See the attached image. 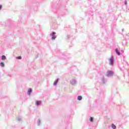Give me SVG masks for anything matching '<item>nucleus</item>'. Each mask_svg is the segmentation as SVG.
I'll use <instances>...</instances> for the list:
<instances>
[{"instance_id":"f257e3e1","label":"nucleus","mask_w":129,"mask_h":129,"mask_svg":"<svg viewBox=\"0 0 129 129\" xmlns=\"http://www.w3.org/2000/svg\"><path fill=\"white\" fill-rule=\"evenodd\" d=\"M70 84H71V85H72V86H76V85H77L78 84V80L73 78V79H71V80H70Z\"/></svg>"},{"instance_id":"f03ea898","label":"nucleus","mask_w":129,"mask_h":129,"mask_svg":"<svg viewBox=\"0 0 129 129\" xmlns=\"http://www.w3.org/2000/svg\"><path fill=\"white\" fill-rule=\"evenodd\" d=\"M114 74L113 71H112L111 70H108L107 71L106 75L108 77H111L113 76Z\"/></svg>"},{"instance_id":"7ed1b4c3","label":"nucleus","mask_w":129,"mask_h":129,"mask_svg":"<svg viewBox=\"0 0 129 129\" xmlns=\"http://www.w3.org/2000/svg\"><path fill=\"white\" fill-rule=\"evenodd\" d=\"M56 34V32H54V31H53V32H52V33H50V36L51 37V40H55V39L57 37Z\"/></svg>"},{"instance_id":"20e7f679","label":"nucleus","mask_w":129,"mask_h":129,"mask_svg":"<svg viewBox=\"0 0 129 129\" xmlns=\"http://www.w3.org/2000/svg\"><path fill=\"white\" fill-rule=\"evenodd\" d=\"M114 62V57L113 55H111V57L109 59V63L110 64V65H113Z\"/></svg>"},{"instance_id":"39448f33","label":"nucleus","mask_w":129,"mask_h":129,"mask_svg":"<svg viewBox=\"0 0 129 129\" xmlns=\"http://www.w3.org/2000/svg\"><path fill=\"white\" fill-rule=\"evenodd\" d=\"M115 51L117 55H120L121 53H120V51H119L118 48H115Z\"/></svg>"},{"instance_id":"423d86ee","label":"nucleus","mask_w":129,"mask_h":129,"mask_svg":"<svg viewBox=\"0 0 129 129\" xmlns=\"http://www.w3.org/2000/svg\"><path fill=\"white\" fill-rule=\"evenodd\" d=\"M42 103V101H37L36 102L35 104L36 105H40Z\"/></svg>"},{"instance_id":"0eeeda50","label":"nucleus","mask_w":129,"mask_h":129,"mask_svg":"<svg viewBox=\"0 0 129 129\" xmlns=\"http://www.w3.org/2000/svg\"><path fill=\"white\" fill-rule=\"evenodd\" d=\"M59 81V79L57 78L55 81L53 83V85L55 86V85H57L58 82Z\"/></svg>"},{"instance_id":"6e6552de","label":"nucleus","mask_w":129,"mask_h":129,"mask_svg":"<svg viewBox=\"0 0 129 129\" xmlns=\"http://www.w3.org/2000/svg\"><path fill=\"white\" fill-rule=\"evenodd\" d=\"M111 127L113 129H116V126L114 123L111 124Z\"/></svg>"},{"instance_id":"1a4fd4ad","label":"nucleus","mask_w":129,"mask_h":129,"mask_svg":"<svg viewBox=\"0 0 129 129\" xmlns=\"http://www.w3.org/2000/svg\"><path fill=\"white\" fill-rule=\"evenodd\" d=\"M77 99H78V100H79V101L82 100V96H81V95H79V96H78Z\"/></svg>"},{"instance_id":"9d476101","label":"nucleus","mask_w":129,"mask_h":129,"mask_svg":"<svg viewBox=\"0 0 129 129\" xmlns=\"http://www.w3.org/2000/svg\"><path fill=\"white\" fill-rule=\"evenodd\" d=\"M32 92V89H30L28 91V95H31V93Z\"/></svg>"},{"instance_id":"9b49d317","label":"nucleus","mask_w":129,"mask_h":129,"mask_svg":"<svg viewBox=\"0 0 129 129\" xmlns=\"http://www.w3.org/2000/svg\"><path fill=\"white\" fill-rule=\"evenodd\" d=\"M2 60H6L7 59V57H6V56L3 55L2 56Z\"/></svg>"},{"instance_id":"f8f14e48","label":"nucleus","mask_w":129,"mask_h":129,"mask_svg":"<svg viewBox=\"0 0 129 129\" xmlns=\"http://www.w3.org/2000/svg\"><path fill=\"white\" fill-rule=\"evenodd\" d=\"M0 65L1 67H5V63L4 62H1Z\"/></svg>"},{"instance_id":"ddd939ff","label":"nucleus","mask_w":129,"mask_h":129,"mask_svg":"<svg viewBox=\"0 0 129 129\" xmlns=\"http://www.w3.org/2000/svg\"><path fill=\"white\" fill-rule=\"evenodd\" d=\"M93 120H94L93 117H90V121L91 122H93Z\"/></svg>"},{"instance_id":"4468645a","label":"nucleus","mask_w":129,"mask_h":129,"mask_svg":"<svg viewBox=\"0 0 129 129\" xmlns=\"http://www.w3.org/2000/svg\"><path fill=\"white\" fill-rule=\"evenodd\" d=\"M17 59H22V56H18L17 57Z\"/></svg>"},{"instance_id":"2eb2a0df","label":"nucleus","mask_w":129,"mask_h":129,"mask_svg":"<svg viewBox=\"0 0 129 129\" xmlns=\"http://www.w3.org/2000/svg\"><path fill=\"white\" fill-rule=\"evenodd\" d=\"M124 4H125V5H127V0H125Z\"/></svg>"},{"instance_id":"dca6fc26","label":"nucleus","mask_w":129,"mask_h":129,"mask_svg":"<svg viewBox=\"0 0 129 129\" xmlns=\"http://www.w3.org/2000/svg\"><path fill=\"white\" fill-rule=\"evenodd\" d=\"M2 6L0 5V10H2Z\"/></svg>"},{"instance_id":"f3484780","label":"nucleus","mask_w":129,"mask_h":129,"mask_svg":"<svg viewBox=\"0 0 129 129\" xmlns=\"http://www.w3.org/2000/svg\"><path fill=\"white\" fill-rule=\"evenodd\" d=\"M122 32L124 31V29H122Z\"/></svg>"},{"instance_id":"a211bd4d","label":"nucleus","mask_w":129,"mask_h":129,"mask_svg":"<svg viewBox=\"0 0 129 129\" xmlns=\"http://www.w3.org/2000/svg\"><path fill=\"white\" fill-rule=\"evenodd\" d=\"M102 80H103V81H104V79H103Z\"/></svg>"}]
</instances>
